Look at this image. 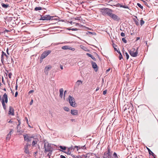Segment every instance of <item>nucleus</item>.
Instances as JSON below:
<instances>
[{
  "mask_svg": "<svg viewBox=\"0 0 158 158\" xmlns=\"http://www.w3.org/2000/svg\"><path fill=\"white\" fill-rule=\"evenodd\" d=\"M42 145H44V152L46 153L49 152V153L48 156H50L51 155L52 150L51 149V144L49 143L46 140H44L42 143Z\"/></svg>",
  "mask_w": 158,
  "mask_h": 158,
  "instance_id": "f257e3e1",
  "label": "nucleus"
},
{
  "mask_svg": "<svg viewBox=\"0 0 158 158\" xmlns=\"http://www.w3.org/2000/svg\"><path fill=\"white\" fill-rule=\"evenodd\" d=\"M101 11L102 14L104 15L109 16L115 20L118 19V16L115 14L112 13L111 10H101Z\"/></svg>",
  "mask_w": 158,
  "mask_h": 158,
  "instance_id": "f03ea898",
  "label": "nucleus"
},
{
  "mask_svg": "<svg viewBox=\"0 0 158 158\" xmlns=\"http://www.w3.org/2000/svg\"><path fill=\"white\" fill-rule=\"evenodd\" d=\"M107 151L104 152L103 155V158H111L112 152L109 146L107 148Z\"/></svg>",
  "mask_w": 158,
  "mask_h": 158,
  "instance_id": "7ed1b4c3",
  "label": "nucleus"
},
{
  "mask_svg": "<svg viewBox=\"0 0 158 158\" xmlns=\"http://www.w3.org/2000/svg\"><path fill=\"white\" fill-rule=\"evenodd\" d=\"M138 48L137 49H135V48H133L129 50V52L130 55L132 57H136L138 54Z\"/></svg>",
  "mask_w": 158,
  "mask_h": 158,
  "instance_id": "20e7f679",
  "label": "nucleus"
},
{
  "mask_svg": "<svg viewBox=\"0 0 158 158\" xmlns=\"http://www.w3.org/2000/svg\"><path fill=\"white\" fill-rule=\"evenodd\" d=\"M51 52V51L50 50H48L44 51L41 55L40 57V60H42L46 58L49 54Z\"/></svg>",
  "mask_w": 158,
  "mask_h": 158,
  "instance_id": "39448f33",
  "label": "nucleus"
},
{
  "mask_svg": "<svg viewBox=\"0 0 158 158\" xmlns=\"http://www.w3.org/2000/svg\"><path fill=\"white\" fill-rule=\"evenodd\" d=\"M41 17L40 19V20H52L55 19L53 18L55 17L53 16H50L49 15H45L43 16L41 15Z\"/></svg>",
  "mask_w": 158,
  "mask_h": 158,
  "instance_id": "423d86ee",
  "label": "nucleus"
},
{
  "mask_svg": "<svg viewBox=\"0 0 158 158\" xmlns=\"http://www.w3.org/2000/svg\"><path fill=\"white\" fill-rule=\"evenodd\" d=\"M69 101L70 105L74 106L75 105V100L74 98L70 95L69 96Z\"/></svg>",
  "mask_w": 158,
  "mask_h": 158,
  "instance_id": "0eeeda50",
  "label": "nucleus"
},
{
  "mask_svg": "<svg viewBox=\"0 0 158 158\" xmlns=\"http://www.w3.org/2000/svg\"><path fill=\"white\" fill-rule=\"evenodd\" d=\"M24 140L27 142H29L33 138V136H31L30 135L28 134H25L23 135Z\"/></svg>",
  "mask_w": 158,
  "mask_h": 158,
  "instance_id": "6e6552de",
  "label": "nucleus"
},
{
  "mask_svg": "<svg viewBox=\"0 0 158 158\" xmlns=\"http://www.w3.org/2000/svg\"><path fill=\"white\" fill-rule=\"evenodd\" d=\"M124 107H125L124 111L127 109L130 110H131L133 107V105L132 104L130 103L127 105H125Z\"/></svg>",
  "mask_w": 158,
  "mask_h": 158,
  "instance_id": "1a4fd4ad",
  "label": "nucleus"
},
{
  "mask_svg": "<svg viewBox=\"0 0 158 158\" xmlns=\"http://www.w3.org/2000/svg\"><path fill=\"white\" fill-rule=\"evenodd\" d=\"M30 146L31 145L28 143H26L25 146L24 148L25 149L24 152L28 154L29 153V148L30 147Z\"/></svg>",
  "mask_w": 158,
  "mask_h": 158,
  "instance_id": "9d476101",
  "label": "nucleus"
},
{
  "mask_svg": "<svg viewBox=\"0 0 158 158\" xmlns=\"http://www.w3.org/2000/svg\"><path fill=\"white\" fill-rule=\"evenodd\" d=\"M2 101H3L6 103L8 102V96L6 93H5L3 95V96L2 99Z\"/></svg>",
  "mask_w": 158,
  "mask_h": 158,
  "instance_id": "9b49d317",
  "label": "nucleus"
},
{
  "mask_svg": "<svg viewBox=\"0 0 158 158\" xmlns=\"http://www.w3.org/2000/svg\"><path fill=\"white\" fill-rule=\"evenodd\" d=\"M8 114L12 115H14V109L11 106L9 107Z\"/></svg>",
  "mask_w": 158,
  "mask_h": 158,
  "instance_id": "f8f14e48",
  "label": "nucleus"
},
{
  "mask_svg": "<svg viewBox=\"0 0 158 158\" xmlns=\"http://www.w3.org/2000/svg\"><path fill=\"white\" fill-rule=\"evenodd\" d=\"M13 131V129H11L9 133H8L6 136V140H9L11 136V133H12Z\"/></svg>",
  "mask_w": 158,
  "mask_h": 158,
  "instance_id": "ddd939ff",
  "label": "nucleus"
},
{
  "mask_svg": "<svg viewBox=\"0 0 158 158\" xmlns=\"http://www.w3.org/2000/svg\"><path fill=\"white\" fill-rule=\"evenodd\" d=\"M92 65L93 68L94 69V70L96 72L97 71L98 69V66L97 65V64L94 62L93 61L92 62Z\"/></svg>",
  "mask_w": 158,
  "mask_h": 158,
  "instance_id": "4468645a",
  "label": "nucleus"
},
{
  "mask_svg": "<svg viewBox=\"0 0 158 158\" xmlns=\"http://www.w3.org/2000/svg\"><path fill=\"white\" fill-rule=\"evenodd\" d=\"M52 68V66L51 65H48L46 66L44 69V72L46 73H48V71H49L50 69H51Z\"/></svg>",
  "mask_w": 158,
  "mask_h": 158,
  "instance_id": "2eb2a0df",
  "label": "nucleus"
},
{
  "mask_svg": "<svg viewBox=\"0 0 158 158\" xmlns=\"http://www.w3.org/2000/svg\"><path fill=\"white\" fill-rule=\"evenodd\" d=\"M71 114L74 115H78V111L76 110H71Z\"/></svg>",
  "mask_w": 158,
  "mask_h": 158,
  "instance_id": "dca6fc26",
  "label": "nucleus"
},
{
  "mask_svg": "<svg viewBox=\"0 0 158 158\" xmlns=\"http://www.w3.org/2000/svg\"><path fill=\"white\" fill-rule=\"evenodd\" d=\"M117 6L120 7H123L124 8H127L129 10H130L131 9V8H130V7L127 6L125 5H121L120 4H118L117 5Z\"/></svg>",
  "mask_w": 158,
  "mask_h": 158,
  "instance_id": "f3484780",
  "label": "nucleus"
},
{
  "mask_svg": "<svg viewBox=\"0 0 158 158\" xmlns=\"http://www.w3.org/2000/svg\"><path fill=\"white\" fill-rule=\"evenodd\" d=\"M38 141V139L36 138H33V140L32 143V145L33 146H34L35 144H36Z\"/></svg>",
  "mask_w": 158,
  "mask_h": 158,
  "instance_id": "a211bd4d",
  "label": "nucleus"
},
{
  "mask_svg": "<svg viewBox=\"0 0 158 158\" xmlns=\"http://www.w3.org/2000/svg\"><path fill=\"white\" fill-rule=\"evenodd\" d=\"M60 95L59 96L61 98L63 97L64 90L63 88H61L59 90Z\"/></svg>",
  "mask_w": 158,
  "mask_h": 158,
  "instance_id": "6ab92c4d",
  "label": "nucleus"
},
{
  "mask_svg": "<svg viewBox=\"0 0 158 158\" xmlns=\"http://www.w3.org/2000/svg\"><path fill=\"white\" fill-rule=\"evenodd\" d=\"M72 148H71V147L69 148L66 151L64 152L68 155H70L71 153V150L72 149Z\"/></svg>",
  "mask_w": 158,
  "mask_h": 158,
  "instance_id": "aec40b11",
  "label": "nucleus"
},
{
  "mask_svg": "<svg viewBox=\"0 0 158 158\" xmlns=\"http://www.w3.org/2000/svg\"><path fill=\"white\" fill-rule=\"evenodd\" d=\"M86 55L90 57L94 61L96 60V58L92 55L88 53H86Z\"/></svg>",
  "mask_w": 158,
  "mask_h": 158,
  "instance_id": "412c9836",
  "label": "nucleus"
},
{
  "mask_svg": "<svg viewBox=\"0 0 158 158\" xmlns=\"http://www.w3.org/2000/svg\"><path fill=\"white\" fill-rule=\"evenodd\" d=\"M60 148L61 149V150H60V151L63 152H64V151H65L66 149V147L65 146H60Z\"/></svg>",
  "mask_w": 158,
  "mask_h": 158,
  "instance_id": "4be33fe9",
  "label": "nucleus"
},
{
  "mask_svg": "<svg viewBox=\"0 0 158 158\" xmlns=\"http://www.w3.org/2000/svg\"><path fill=\"white\" fill-rule=\"evenodd\" d=\"M1 102H2V104L3 106V109H4V110H6V106L5 104V103H6V102H5L4 101H2Z\"/></svg>",
  "mask_w": 158,
  "mask_h": 158,
  "instance_id": "5701e85b",
  "label": "nucleus"
},
{
  "mask_svg": "<svg viewBox=\"0 0 158 158\" xmlns=\"http://www.w3.org/2000/svg\"><path fill=\"white\" fill-rule=\"evenodd\" d=\"M113 156L114 158H119V155L118 156L117 154L115 152L114 153Z\"/></svg>",
  "mask_w": 158,
  "mask_h": 158,
  "instance_id": "b1692460",
  "label": "nucleus"
},
{
  "mask_svg": "<svg viewBox=\"0 0 158 158\" xmlns=\"http://www.w3.org/2000/svg\"><path fill=\"white\" fill-rule=\"evenodd\" d=\"M1 5L5 9L8 6V5L7 4H5L3 3H2Z\"/></svg>",
  "mask_w": 158,
  "mask_h": 158,
  "instance_id": "393cba45",
  "label": "nucleus"
},
{
  "mask_svg": "<svg viewBox=\"0 0 158 158\" xmlns=\"http://www.w3.org/2000/svg\"><path fill=\"white\" fill-rule=\"evenodd\" d=\"M82 81L80 80H78L76 83V84L79 86L81 84H82Z\"/></svg>",
  "mask_w": 158,
  "mask_h": 158,
  "instance_id": "a878e982",
  "label": "nucleus"
},
{
  "mask_svg": "<svg viewBox=\"0 0 158 158\" xmlns=\"http://www.w3.org/2000/svg\"><path fill=\"white\" fill-rule=\"evenodd\" d=\"M116 51L118 52V53L119 54V60H121L123 58L121 52H118L117 50H116Z\"/></svg>",
  "mask_w": 158,
  "mask_h": 158,
  "instance_id": "bb28decb",
  "label": "nucleus"
},
{
  "mask_svg": "<svg viewBox=\"0 0 158 158\" xmlns=\"http://www.w3.org/2000/svg\"><path fill=\"white\" fill-rule=\"evenodd\" d=\"M61 48L64 50L68 49L69 48V46H64L62 47Z\"/></svg>",
  "mask_w": 158,
  "mask_h": 158,
  "instance_id": "cd10ccee",
  "label": "nucleus"
},
{
  "mask_svg": "<svg viewBox=\"0 0 158 158\" xmlns=\"http://www.w3.org/2000/svg\"><path fill=\"white\" fill-rule=\"evenodd\" d=\"M124 55L126 56V58L127 60H128L129 58V55L126 52H124Z\"/></svg>",
  "mask_w": 158,
  "mask_h": 158,
  "instance_id": "c85d7f7f",
  "label": "nucleus"
},
{
  "mask_svg": "<svg viewBox=\"0 0 158 158\" xmlns=\"http://www.w3.org/2000/svg\"><path fill=\"white\" fill-rule=\"evenodd\" d=\"M3 55H1V62L3 64H4V58L3 56Z\"/></svg>",
  "mask_w": 158,
  "mask_h": 158,
  "instance_id": "c756f323",
  "label": "nucleus"
},
{
  "mask_svg": "<svg viewBox=\"0 0 158 158\" xmlns=\"http://www.w3.org/2000/svg\"><path fill=\"white\" fill-rule=\"evenodd\" d=\"M133 20L135 24L137 26H138L139 25V22L136 19H134Z\"/></svg>",
  "mask_w": 158,
  "mask_h": 158,
  "instance_id": "7c9ffc66",
  "label": "nucleus"
},
{
  "mask_svg": "<svg viewBox=\"0 0 158 158\" xmlns=\"http://www.w3.org/2000/svg\"><path fill=\"white\" fill-rule=\"evenodd\" d=\"M42 8L41 7H36L35 8L34 10H42Z\"/></svg>",
  "mask_w": 158,
  "mask_h": 158,
  "instance_id": "2f4dec72",
  "label": "nucleus"
},
{
  "mask_svg": "<svg viewBox=\"0 0 158 158\" xmlns=\"http://www.w3.org/2000/svg\"><path fill=\"white\" fill-rule=\"evenodd\" d=\"M148 151L149 154L152 155V156H153V155H154V153L152 151H151L148 148Z\"/></svg>",
  "mask_w": 158,
  "mask_h": 158,
  "instance_id": "473e14b6",
  "label": "nucleus"
},
{
  "mask_svg": "<svg viewBox=\"0 0 158 158\" xmlns=\"http://www.w3.org/2000/svg\"><path fill=\"white\" fill-rule=\"evenodd\" d=\"M64 109L66 111H69V108L67 107H64Z\"/></svg>",
  "mask_w": 158,
  "mask_h": 158,
  "instance_id": "72a5a7b5",
  "label": "nucleus"
},
{
  "mask_svg": "<svg viewBox=\"0 0 158 158\" xmlns=\"http://www.w3.org/2000/svg\"><path fill=\"white\" fill-rule=\"evenodd\" d=\"M144 23V22L142 20V19L140 21V24L141 26L143 25Z\"/></svg>",
  "mask_w": 158,
  "mask_h": 158,
  "instance_id": "f704fd0d",
  "label": "nucleus"
},
{
  "mask_svg": "<svg viewBox=\"0 0 158 158\" xmlns=\"http://www.w3.org/2000/svg\"><path fill=\"white\" fill-rule=\"evenodd\" d=\"M137 6L139 7H140L141 9H143V6H141V5L139 3H138L137 4Z\"/></svg>",
  "mask_w": 158,
  "mask_h": 158,
  "instance_id": "c9c22d12",
  "label": "nucleus"
},
{
  "mask_svg": "<svg viewBox=\"0 0 158 158\" xmlns=\"http://www.w3.org/2000/svg\"><path fill=\"white\" fill-rule=\"evenodd\" d=\"M80 148V146H75L74 147V148H73V149H75V148H76L77 149V151H78V150Z\"/></svg>",
  "mask_w": 158,
  "mask_h": 158,
  "instance_id": "e433bc0d",
  "label": "nucleus"
},
{
  "mask_svg": "<svg viewBox=\"0 0 158 158\" xmlns=\"http://www.w3.org/2000/svg\"><path fill=\"white\" fill-rule=\"evenodd\" d=\"M2 55H3V56H6V57L7 58L8 56L6 55V54L3 51H2Z\"/></svg>",
  "mask_w": 158,
  "mask_h": 158,
  "instance_id": "4c0bfd02",
  "label": "nucleus"
},
{
  "mask_svg": "<svg viewBox=\"0 0 158 158\" xmlns=\"http://www.w3.org/2000/svg\"><path fill=\"white\" fill-rule=\"evenodd\" d=\"M68 49L71 50L73 51H74L75 50V49L74 48L70 47L69 46V48Z\"/></svg>",
  "mask_w": 158,
  "mask_h": 158,
  "instance_id": "58836bf2",
  "label": "nucleus"
},
{
  "mask_svg": "<svg viewBox=\"0 0 158 158\" xmlns=\"http://www.w3.org/2000/svg\"><path fill=\"white\" fill-rule=\"evenodd\" d=\"M71 156H72L73 158H78V156H76V155H74L72 154L71 155Z\"/></svg>",
  "mask_w": 158,
  "mask_h": 158,
  "instance_id": "ea45409f",
  "label": "nucleus"
},
{
  "mask_svg": "<svg viewBox=\"0 0 158 158\" xmlns=\"http://www.w3.org/2000/svg\"><path fill=\"white\" fill-rule=\"evenodd\" d=\"M122 40L124 43H127V41L124 38H123L122 39Z\"/></svg>",
  "mask_w": 158,
  "mask_h": 158,
  "instance_id": "a19ab883",
  "label": "nucleus"
},
{
  "mask_svg": "<svg viewBox=\"0 0 158 158\" xmlns=\"http://www.w3.org/2000/svg\"><path fill=\"white\" fill-rule=\"evenodd\" d=\"M121 35L122 37H124L125 36V34L124 33L122 32L121 33Z\"/></svg>",
  "mask_w": 158,
  "mask_h": 158,
  "instance_id": "79ce46f5",
  "label": "nucleus"
},
{
  "mask_svg": "<svg viewBox=\"0 0 158 158\" xmlns=\"http://www.w3.org/2000/svg\"><path fill=\"white\" fill-rule=\"evenodd\" d=\"M12 75V73H9V74H8V77H9V78H11V76Z\"/></svg>",
  "mask_w": 158,
  "mask_h": 158,
  "instance_id": "37998d69",
  "label": "nucleus"
},
{
  "mask_svg": "<svg viewBox=\"0 0 158 158\" xmlns=\"http://www.w3.org/2000/svg\"><path fill=\"white\" fill-rule=\"evenodd\" d=\"M18 121L19 124H18L17 125V128H18L19 126V125H20V124H21V122H20V120H18Z\"/></svg>",
  "mask_w": 158,
  "mask_h": 158,
  "instance_id": "c03bdc74",
  "label": "nucleus"
},
{
  "mask_svg": "<svg viewBox=\"0 0 158 158\" xmlns=\"http://www.w3.org/2000/svg\"><path fill=\"white\" fill-rule=\"evenodd\" d=\"M100 10H111L110 9H108V8H105L101 9Z\"/></svg>",
  "mask_w": 158,
  "mask_h": 158,
  "instance_id": "a18cd8bd",
  "label": "nucleus"
},
{
  "mask_svg": "<svg viewBox=\"0 0 158 158\" xmlns=\"http://www.w3.org/2000/svg\"><path fill=\"white\" fill-rule=\"evenodd\" d=\"M106 90H104L103 92V94L104 95L106 94Z\"/></svg>",
  "mask_w": 158,
  "mask_h": 158,
  "instance_id": "49530a36",
  "label": "nucleus"
},
{
  "mask_svg": "<svg viewBox=\"0 0 158 158\" xmlns=\"http://www.w3.org/2000/svg\"><path fill=\"white\" fill-rule=\"evenodd\" d=\"M33 99H32L30 103V105H31L33 103Z\"/></svg>",
  "mask_w": 158,
  "mask_h": 158,
  "instance_id": "de8ad7c7",
  "label": "nucleus"
},
{
  "mask_svg": "<svg viewBox=\"0 0 158 158\" xmlns=\"http://www.w3.org/2000/svg\"><path fill=\"white\" fill-rule=\"evenodd\" d=\"M60 158H66L64 156L61 155L60 156Z\"/></svg>",
  "mask_w": 158,
  "mask_h": 158,
  "instance_id": "09e8293b",
  "label": "nucleus"
},
{
  "mask_svg": "<svg viewBox=\"0 0 158 158\" xmlns=\"http://www.w3.org/2000/svg\"><path fill=\"white\" fill-rule=\"evenodd\" d=\"M18 92L17 91L15 92V97H17V95H18Z\"/></svg>",
  "mask_w": 158,
  "mask_h": 158,
  "instance_id": "8fccbe9b",
  "label": "nucleus"
},
{
  "mask_svg": "<svg viewBox=\"0 0 158 158\" xmlns=\"http://www.w3.org/2000/svg\"><path fill=\"white\" fill-rule=\"evenodd\" d=\"M67 93V91L65 90L64 92V98L65 96V94Z\"/></svg>",
  "mask_w": 158,
  "mask_h": 158,
  "instance_id": "3c124183",
  "label": "nucleus"
},
{
  "mask_svg": "<svg viewBox=\"0 0 158 158\" xmlns=\"http://www.w3.org/2000/svg\"><path fill=\"white\" fill-rule=\"evenodd\" d=\"M33 92V90H31L29 92V94Z\"/></svg>",
  "mask_w": 158,
  "mask_h": 158,
  "instance_id": "603ef678",
  "label": "nucleus"
},
{
  "mask_svg": "<svg viewBox=\"0 0 158 158\" xmlns=\"http://www.w3.org/2000/svg\"><path fill=\"white\" fill-rule=\"evenodd\" d=\"M60 68L61 69H63V67L61 65H60Z\"/></svg>",
  "mask_w": 158,
  "mask_h": 158,
  "instance_id": "864d4df0",
  "label": "nucleus"
},
{
  "mask_svg": "<svg viewBox=\"0 0 158 158\" xmlns=\"http://www.w3.org/2000/svg\"><path fill=\"white\" fill-rule=\"evenodd\" d=\"M99 89V88L98 87L96 89V91H97Z\"/></svg>",
  "mask_w": 158,
  "mask_h": 158,
  "instance_id": "5fc2aeb1",
  "label": "nucleus"
},
{
  "mask_svg": "<svg viewBox=\"0 0 158 158\" xmlns=\"http://www.w3.org/2000/svg\"><path fill=\"white\" fill-rule=\"evenodd\" d=\"M17 88H18V85H17V84H16V85L15 86V89L17 90Z\"/></svg>",
  "mask_w": 158,
  "mask_h": 158,
  "instance_id": "6e6d98bb",
  "label": "nucleus"
},
{
  "mask_svg": "<svg viewBox=\"0 0 158 158\" xmlns=\"http://www.w3.org/2000/svg\"><path fill=\"white\" fill-rule=\"evenodd\" d=\"M11 62H12L13 63L14 62V60L12 58H11Z\"/></svg>",
  "mask_w": 158,
  "mask_h": 158,
  "instance_id": "4d7b16f0",
  "label": "nucleus"
},
{
  "mask_svg": "<svg viewBox=\"0 0 158 158\" xmlns=\"http://www.w3.org/2000/svg\"><path fill=\"white\" fill-rule=\"evenodd\" d=\"M140 37H138L136 38V40L137 41L140 39Z\"/></svg>",
  "mask_w": 158,
  "mask_h": 158,
  "instance_id": "13d9d810",
  "label": "nucleus"
},
{
  "mask_svg": "<svg viewBox=\"0 0 158 158\" xmlns=\"http://www.w3.org/2000/svg\"><path fill=\"white\" fill-rule=\"evenodd\" d=\"M6 52L8 55H9V53L8 52V49H7L6 50Z\"/></svg>",
  "mask_w": 158,
  "mask_h": 158,
  "instance_id": "bf43d9fd",
  "label": "nucleus"
},
{
  "mask_svg": "<svg viewBox=\"0 0 158 158\" xmlns=\"http://www.w3.org/2000/svg\"><path fill=\"white\" fill-rule=\"evenodd\" d=\"M13 122V121L11 120H10L9 122H8V123H12Z\"/></svg>",
  "mask_w": 158,
  "mask_h": 158,
  "instance_id": "052dcab7",
  "label": "nucleus"
},
{
  "mask_svg": "<svg viewBox=\"0 0 158 158\" xmlns=\"http://www.w3.org/2000/svg\"><path fill=\"white\" fill-rule=\"evenodd\" d=\"M110 70V69H108L107 70H106V72H109Z\"/></svg>",
  "mask_w": 158,
  "mask_h": 158,
  "instance_id": "680f3d73",
  "label": "nucleus"
},
{
  "mask_svg": "<svg viewBox=\"0 0 158 158\" xmlns=\"http://www.w3.org/2000/svg\"><path fill=\"white\" fill-rule=\"evenodd\" d=\"M83 156L84 157V158H87V157L85 156Z\"/></svg>",
  "mask_w": 158,
  "mask_h": 158,
  "instance_id": "e2e57ef3",
  "label": "nucleus"
},
{
  "mask_svg": "<svg viewBox=\"0 0 158 158\" xmlns=\"http://www.w3.org/2000/svg\"><path fill=\"white\" fill-rule=\"evenodd\" d=\"M78 158H83L82 157H81L80 156H78Z\"/></svg>",
  "mask_w": 158,
  "mask_h": 158,
  "instance_id": "0e129e2a",
  "label": "nucleus"
},
{
  "mask_svg": "<svg viewBox=\"0 0 158 158\" xmlns=\"http://www.w3.org/2000/svg\"><path fill=\"white\" fill-rule=\"evenodd\" d=\"M3 90L5 91H6V88H4L3 89Z\"/></svg>",
  "mask_w": 158,
  "mask_h": 158,
  "instance_id": "69168bd1",
  "label": "nucleus"
},
{
  "mask_svg": "<svg viewBox=\"0 0 158 158\" xmlns=\"http://www.w3.org/2000/svg\"><path fill=\"white\" fill-rule=\"evenodd\" d=\"M26 119L27 123H28V119L27 118H26Z\"/></svg>",
  "mask_w": 158,
  "mask_h": 158,
  "instance_id": "338daca9",
  "label": "nucleus"
},
{
  "mask_svg": "<svg viewBox=\"0 0 158 158\" xmlns=\"http://www.w3.org/2000/svg\"><path fill=\"white\" fill-rule=\"evenodd\" d=\"M8 31H8V30H5V32H8Z\"/></svg>",
  "mask_w": 158,
  "mask_h": 158,
  "instance_id": "774afa93",
  "label": "nucleus"
}]
</instances>
